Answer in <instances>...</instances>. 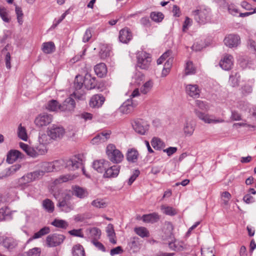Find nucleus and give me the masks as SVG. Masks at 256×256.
I'll return each instance as SVG.
<instances>
[{
	"mask_svg": "<svg viewBox=\"0 0 256 256\" xmlns=\"http://www.w3.org/2000/svg\"><path fill=\"white\" fill-rule=\"evenodd\" d=\"M105 100V98L102 94H96L90 99V105L92 108H99L101 106Z\"/></svg>",
	"mask_w": 256,
	"mask_h": 256,
	"instance_id": "393cba45",
	"label": "nucleus"
},
{
	"mask_svg": "<svg viewBox=\"0 0 256 256\" xmlns=\"http://www.w3.org/2000/svg\"><path fill=\"white\" fill-rule=\"evenodd\" d=\"M21 153L17 150H10L7 155L6 161L9 164L13 163L20 156Z\"/></svg>",
	"mask_w": 256,
	"mask_h": 256,
	"instance_id": "7c9ffc66",
	"label": "nucleus"
},
{
	"mask_svg": "<svg viewBox=\"0 0 256 256\" xmlns=\"http://www.w3.org/2000/svg\"><path fill=\"white\" fill-rule=\"evenodd\" d=\"M183 130L186 136H190L194 130V124L192 122H186L184 124Z\"/></svg>",
	"mask_w": 256,
	"mask_h": 256,
	"instance_id": "e433bc0d",
	"label": "nucleus"
},
{
	"mask_svg": "<svg viewBox=\"0 0 256 256\" xmlns=\"http://www.w3.org/2000/svg\"><path fill=\"white\" fill-rule=\"evenodd\" d=\"M138 104V102L133 99L128 98L120 107V111L124 114L130 113L134 110Z\"/></svg>",
	"mask_w": 256,
	"mask_h": 256,
	"instance_id": "4468645a",
	"label": "nucleus"
},
{
	"mask_svg": "<svg viewBox=\"0 0 256 256\" xmlns=\"http://www.w3.org/2000/svg\"><path fill=\"white\" fill-rule=\"evenodd\" d=\"M106 154L108 160L114 164L120 163L124 159V155L122 152L113 144L108 145Z\"/></svg>",
	"mask_w": 256,
	"mask_h": 256,
	"instance_id": "7ed1b4c3",
	"label": "nucleus"
},
{
	"mask_svg": "<svg viewBox=\"0 0 256 256\" xmlns=\"http://www.w3.org/2000/svg\"><path fill=\"white\" fill-rule=\"evenodd\" d=\"M76 103L74 100L71 97L66 98L63 104H61V111L73 110L75 108Z\"/></svg>",
	"mask_w": 256,
	"mask_h": 256,
	"instance_id": "a878e982",
	"label": "nucleus"
},
{
	"mask_svg": "<svg viewBox=\"0 0 256 256\" xmlns=\"http://www.w3.org/2000/svg\"><path fill=\"white\" fill-rule=\"evenodd\" d=\"M224 43L226 46L230 48H236L240 44V38L237 34H230L225 38Z\"/></svg>",
	"mask_w": 256,
	"mask_h": 256,
	"instance_id": "2eb2a0df",
	"label": "nucleus"
},
{
	"mask_svg": "<svg viewBox=\"0 0 256 256\" xmlns=\"http://www.w3.org/2000/svg\"><path fill=\"white\" fill-rule=\"evenodd\" d=\"M72 256H86L84 248L80 244H76L72 247Z\"/></svg>",
	"mask_w": 256,
	"mask_h": 256,
	"instance_id": "a19ab883",
	"label": "nucleus"
},
{
	"mask_svg": "<svg viewBox=\"0 0 256 256\" xmlns=\"http://www.w3.org/2000/svg\"><path fill=\"white\" fill-rule=\"evenodd\" d=\"M111 48L108 44H102L99 54L102 59H105L110 56Z\"/></svg>",
	"mask_w": 256,
	"mask_h": 256,
	"instance_id": "4c0bfd02",
	"label": "nucleus"
},
{
	"mask_svg": "<svg viewBox=\"0 0 256 256\" xmlns=\"http://www.w3.org/2000/svg\"><path fill=\"white\" fill-rule=\"evenodd\" d=\"M0 16L2 20L5 22L8 23L11 20L9 10L4 6H0Z\"/></svg>",
	"mask_w": 256,
	"mask_h": 256,
	"instance_id": "58836bf2",
	"label": "nucleus"
},
{
	"mask_svg": "<svg viewBox=\"0 0 256 256\" xmlns=\"http://www.w3.org/2000/svg\"><path fill=\"white\" fill-rule=\"evenodd\" d=\"M40 249L38 248H34L30 250L26 254L27 256H40Z\"/></svg>",
	"mask_w": 256,
	"mask_h": 256,
	"instance_id": "e2e57ef3",
	"label": "nucleus"
},
{
	"mask_svg": "<svg viewBox=\"0 0 256 256\" xmlns=\"http://www.w3.org/2000/svg\"><path fill=\"white\" fill-rule=\"evenodd\" d=\"M72 194L80 198H84L87 197L88 193L87 190L79 186H74L72 188Z\"/></svg>",
	"mask_w": 256,
	"mask_h": 256,
	"instance_id": "cd10ccee",
	"label": "nucleus"
},
{
	"mask_svg": "<svg viewBox=\"0 0 256 256\" xmlns=\"http://www.w3.org/2000/svg\"><path fill=\"white\" fill-rule=\"evenodd\" d=\"M151 144L156 150H161L166 146V144L160 138L154 137L151 140Z\"/></svg>",
	"mask_w": 256,
	"mask_h": 256,
	"instance_id": "72a5a7b5",
	"label": "nucleus"
},
{
	"mask_svg": "<svg viewBox=\"0 0 256 256\" xmlns=\"http://www.w3.org/2000/svg\"><path fill=\"white\" fill-rule=\"evenodd\" d=\"M132 126L136 132L142 135L145 134L149 128L147 122L142 119L135 120L132 124Z\"/></svg>",
	"mask_w": 256,
	"mask_h": 256,
	"instance_id": "ddd939ff",
	"label": "nucleus"
},
{
	"mask_svg": "<svg viewBox=\"0 0 256 256\" xmlns=\"http://www.w3.org/2000/svg\"><path fill=\"white\" fill-rule=\"evenodd\" d=\"M106 232L110 242L113 244H116V241L115 240L116 234L112 224H108L106 227Z\"/></svg>",
	"mask_w": 256,
	"mask_h": 256,
	"instance_id": "f704fd0d",
	"label": "nucleus"
},
{
	"mask_svg": "<svg viewBox=\"0 0 256 256\" xmlns=\"http://www.w3.org/2000/svg\"><path fill=\"white\" fill-rule=\"evenodd\" d=\"M72 196L70 194H66L62 200H58L56 204L60 210L64 212H69L74 210V205L71 202Z\"/></svg>",
	"mask_w": 256,
	"mask_h": 256,
	"instance_id": "423d86ee",
	"label": "nucleus"
},
{
	"mask_svg": "<svg viewBox=\"0 0 256 256\" xmlns=\"http://www.w3.org/2000/svg\"><path fill=\"white\" fill-rule=\"evenodd\" d=\"M66 166L69 170H74L79 168L82 169L83 174H85V170L83 166L82 156L78 155L74 156L66 162Z\"/></svg>",
	"mask_w": 256,
	"mask_h": 256,
	"instance_id": "0eeeda50",
	"label": "nucleus"
},
{
	"mask_svg": "<svg viewBox=\"0 0 256 256\" xmlns=\"http://www.w3.org/2000/svg\"><path fill=\"white\" fill-rule=\"evenodd\" d=\"M232 198V196L228 192H222L221 194V201L222 204L224 206H227L229 204V200Z\"/></svg>",
	"mask_w": 256,
	"mask_h": 256,
	"instance_id": "6e6d98bb",
	"label": "nucleus"
},
{
	"mask_svg": "<svg viewBox=\"0 0 256 256\" xmlns=\"http://www.w3.org/2000/svg\"><path fill=\"white\" fill-rule=\"evenodd\" d=\"M20 148L30 156L37 158L40 156L45 154L48 152V148L39 142H37L34 146H30L27 144L22 142L19 144Z\"/></svg>",
	"mask_w": 256,
	"mask_h": 256,
	"instance_id": "f257e3e1",
	"label": "nucleus"
},
{
	"mask_svg": "<svg viewBox=\"0 0 256 256\" xmlns=\"http://www.w3.org/2000/svg\"><path fill=\"white\" fill-rule=\"evenodd\" d=\"M153 86V82L152 80H148L140 88V92L143 94H148L151 89L152 88Z\"/></svg>",
	"mask_w": 256,
	"mask_h": 256,
	"instance_id": "4d7b16f0",
	"label": "nucleus"
},
{
	"mask_svg": "<svg viewBox=\"0 0 256 256\" xmlns=\"http://www.w3.org/2000/svg\"><path fill=\"white\" fill-rule=\"evenodd\" d=\"M15 12L16 15V18L18 23L22 25L23 23L24 14L22 8L18 6H16Z\"/></svg>",
	"mask_w": 256,
	"mask_h": 256,
	"instance_id": "13d9d810",
	"label": "nucleus"
},
{
	"mask_svg": "<svg viewBox=\"0 0 256 256\" xmlns=\"http://www.w3.org/2000/svg\"><path fill=\"white\" fill-rule=\"evenodd\" d=\"M192 16L199 24H205L210 20V10L205 7L200 6L192 12Z\"/></svg>",
	"mask_w": 256,
	"mask_h": 256,
	"instance_id": "20e7f679",
	"label": "nucleus"
},
{
	"mask_svg": "<svg viewBox=\"0 0 256 256\" xmlns=\"http://www.w3.org/2000/svg\"><path fill=\"white\" fill-rule=\"evenodd\" d=\"M220 66L224 70H228L233 65V57L232 56L226 54L220 62Z\"/></svg>",
	"mask_w": 256,
	"mask_h": 256,
	"instance_id": "a211bd4d",
	"label": "nucleus"
},
{
	"mask_svg": "<svg viewBox=\"0 0 256 256\" xmlns=\"http://www.w3.org/2000/svg\"><path fill=\"white\" fill-rule=\"evenodd\" d=\"M195 112L196 116L201 120L206 123H221L224 122L222 118H216L215 116L212 115L205 114L200 112L196 110H195Z\"/></svg>",
	"mask_w": 256,
	"mask_h": 256,
	"instance_id": "f8f14e48",
	"label": "nucleus"
},
{
	"mask_svg": "<svg viewBox=\"0 0 256 256\" xmlns=\"http://www.w3.org/2000/svg\"><path fill=\"white\" fill-rule=\"evenodd\" d=\"M94 70L96 74L100 78L106 76L107 73V68L104 63H100L96 64L94 66Z\"/></svg>",
	"mask_w": 256,
	"mask_h": 256,
	"instance_id": "c756f323",
	"label": "nucleus"
},
{
	"mask_svg": "<svg viewBox=\"0 0 256 256\" xmlns=\"http://www.w3.org/2000/svg\"><path fill=\"white\" fill-rule=\"evenodd\" d=\"M66 236L63 234H53L46 238V243L48 247H56L63 243Z\"/></svg>",
	"mask_w": 256,
	"mask_h": 256,
	"instance_id": "1a4fd4ad",
	"label": "nucleus"
},
{
	"mask_svg": "<svg viewBox=\"0 0 256 256\" xmlns=\"http://www.w3.org/2000/svg\"><path fill=\"white\" fill-rule=\"evenodd\" d=\"M55 50V45L52 42H44L42 44V50L45 54H52Z\"/></svg>",
	"mask_w": 256,
	"mask_h": 256,
	"instance_id": "2f4dec72",
	"label": "nucleus"
},
{
	"mask_svg": "<svg viewBox=\"0 0 256 256\" xmlns=\"http://www.w3.org/2000/svg\"><path fill=\"white\" fill-rule=\"evenodd\" d=\"M48 132L51 138L55 140L62 138L64 134V130L62 127H54L51 128Z\"/></svg>",
	"mask_w": 256,
	"mask_h": 256,
	"instance_id": "bb28decb",
	"label": "nucleus"
},
{
	"mask_svg": "<svg viewBox=\"0 0 256 256\" xmlns=\"http://www.w3.org/2000/svg\"><path fill=\"white\" fill-rule=\"evenodd\" d=\"M86 232L88 234V236L93 240H98L100 238L101 236V231L96 228H92L86 230Z\"/></svg>",
	"mask_w": 256,
	"mask_h": 256,
	"instance_id": "c85d7f7f",
	"label": "nucleus"
},
{
	"mask_svg": "<svg viewBox=\"0 0 256 256\" xmlns=\"http://www.w3.org/2000/svg\"><path fill=\"white\" fill-rule=\"evenodd\" d=\"M186 94L194 98H198L200 95V89L196 84H188L186 86Z\"/></svg>",
	"mask_w": 256,
	"mask_h": 256,
	"instance_id": "4be33fe9",
	"label": "nucleus"
},
{
	"mask_svg": "<svg viewBox=\"0 0 256 256\" xmlns=\"http://www.w3.org/2000/svg\"><path fill=\"white\" fill-rule=\"evenodd\" d=\"M8 46L7 45L2 51V53L3 54L5 55L4 60L6 62V66L8 69H10L11 68L10 65V55L9 52H7L8 48Z\"/></svg>",
	"mask_w": 256,
	"mask_h": 256,
	"instance_id": "09e8293b",
	"label": "nucleus"
},
{
	"mask_svg": "<svg viewBox=\"0 0 256 256\" xmlns=\"http://www.w3.org/2000/svg\"><path fill=\"white\" fill-rule=\"evenodd\" d=\"M240 80V75L238 73H235L234 75L230 76L229 83L232 86L236 87L238 85Z\"/></svg>",
	"mask_w": 256,
	"mask_h": 256,
	"instance_id": "3c124183",
	"label": "nucleus"
},
{
	"mask_svg": "<svg viewBox=\"0 0 256 256\" xmlns=\"http://www.w3.org/2000/svg\"><path fill=\"white\" fill-rule=\"evenodd\" d=\"M109 166V162L107 160L102 159L96 160L92 163V168L98 172L102 173Z\"/></svg>",
	"mask_w": 256,
	"mask_h": 256,
	"instance_id": "f3484780",
	"label": "nucleus"
},
{
	"mask_svg": "<svg viewBox=\"0 0 256 256\" xmlns=\"http://www.w3.org/2000/svg\"><path fill=\"white\" fill-rule=\"evenodd\" d=\"M172 224L170 222L166 223L164 234L162 236V240L166 242V244H168L170 250L175 251L180 250L182 247L177 243L172 234Z\"/></svg>",
	"mask_w": 256,
	"mask_h": 256,
	"instance_id": "f03ea898",
	"label": "nucleus"
},
{
	"mask_svg": "<svg viewBox=\"0 0 256 256\" xmlns=\"http://www.w3.org/2000/svg\"><path fill=\"white\" fill-rule=\"evenodd\" d=\"M50 232V228L48 226H44L41 228L38 232H36L30 239L38 238L45 234H48Z\"/></svg>",
	"mask_w": 256,
	"mask_h": 256,
	"instance_id": "8fccbe9b",
	"label": "nucleus"
},
{
	"mask_svg": "<svg viewBox=\"0 0 256 256\" xmlns=\"http://www.w3.org/2000/svg\"><path fill=\"white\" fill-rule=\"evenodd\" d=\"M140 172L138 170H136L133 172L132 176L130 178L128 182V185H131L139 176Z\"/></svg>",
	"mask_w": 256,
	"mask_h": 256,
	"instance_id": "338daca9",
	"label": "nucleus"
},
{
	"mask_svg": "<svg viewBox=\"0 0 256 256\" xmlns=\"http://www.w3.org/2000/svg\"><path fill=\"white\" fill-rule=\"evenodd\" d=\"M84 85L88 90L95 88L97 82L95 77H92L90 74H86L84 79Z\"/></svg>",
	"mask_w": 256,
	"mask_h": 256,
	"instance_id": "b1692460",
	"label": "nucleus"
},
{
	"mask_svg": "<svg viewBox=\"0 0 256 256\" xmlns=\"http://www.w3.org/2000/svg\"><path fill=\"white\" fill-rule=\"evenodd\" d=\"M241 90L242 94L246 96L252 92V88L250 86L246 84L242 87Z\"/></svg>",
	"mask_w": 256,
	"mask_h": 256,
	"instance_id": "774afa93",
	"label": "nucleus"
},
{
	"mask_svg": "<svg viewBox=\"0 0 256 256\" xmlns=\"http://www.w3.org/2000/svg\"><path fill=\"white\" fill-rule=\"evenodd\" d=\"M134 232L142 238L148 237L149 232L146 228L143 226L135 228Z\"/></svg>",
	"mask_w": 256,
	"mask_h": 256,
	"instance_id": "49530a36",
	"label": "nucleus"
},
{
	"mask_svg": "<svg viewBox=\"0 0 256 256\" xmlns=\"http://www.w3.org/2000/svg\"><path fill=\"white\" fill-rule=\"evenodd\" d=\"M52 140V138H51L48 132V134H42L39 136L38 142L47 146V145L51 142Z\"/></svg>",
	"mask_w": 256,
	"mask_h": 256,
	"instance_id": "37998d69",
	"label": "nucleus"
},
{
	"mask_svg": "<svg viewBox=\"0 0 256 256\" xmlns=\"http://www.w3.org/2000/svg\"><path fill=\"white\" fill-rule=\"evenodd\" d=\"M150 17L153 21L156 22H160L164 19V16L160 12H151Z\"/></svg>",
	"mask_w": 256,
	"mask_h": 256,
	"instance_id": "864d4df0",
	"label": "nucleus"
},
{
	"mask_svg": "<svg viewBox=\"0 0 256 256\" xmlns=\"http://www.w3.org/2000/svg\"><path fill=\"white\" fill-rule=\"evenodd\" d=\"M196 72V68L192 62H188L185 68V74L186 75L193 74Z\"/></svg>",
	"mask_w": 256,
	"mask_h": 256,
	"instance_id": "603ef678",
	"label": "nucleus"
},
{
	"mask_svg": "<svg viewBox=\"0 0 256 256\" xmlns=\"http://www.w3.org/2000/svg\"><path fill=\"white\" fill-rule=\"evenodd\" d=\"M137 66L141 69L148 70L150 66L152 58L150 54L145 52H140L137 56Z\"/></svg>",
	"mask_w": 256,
	"mask_h": 256,
	"instance_id": "6e6552de",
	"label": "nucleus"
},
{
	"mask_svg": "<svg viewBox=\"0 0 256 256\" xmlns=\"http://www.w3.org/2000/svg\"><path fill=\"white\" fill-rule=\"evenodd\" d=\"M84 84V82L82 77L80 76H76L74 82V87L76 91L80 90L83 86Z\"/></svg>",
	"mask_w": 256,
	"mask_h": 256,
	"instance_id": "5fc2aeb1",
	"label": "nucleus"
},
{
	"mask_svg": "<svg viewBox=\"0 0 256 256\" xmlns=\"http://www.w3.org/2000/svg\"><path fill=\"white\" fill-rule=\"evenodd\" d=\"M71 179V176L70 175L61 176L54 180V184H58L66 182Z\"/></svg>",
	"mask_w": 256,
	"mask_h": 256,
	"instance_id": "0e129e2a",
	"label": "nucleus"
},
{
	"mask_svg": "<svg viewBox=\"0 0 256 256\" xmlns=\"http://www.w3.org/2000/svg\"><path fill=\"white\" fill-rule=\"evenodd\" d=\"M111 134L110 130L104 131L96 135L91 140V143L93 144H98L100 143L106 142L110 138Z\"/></svg>",
	"mask_w": 256,
	"mask_h": 256,
	"instance_id": "dca6fc26",
	"label": "nucleus"
},
{
	"mask_svg": "<svg viewBox=\"0 0 256 256\" xmlns=\"http://www.w3.org/2000/svg\"><path fill=\"white\" fill-rule=\"evenodd\" d=\"M159 218H160L156 212L148 214H144L142 217V220L144 222L151 223H154L158 222Z\"/></svg>",
	"mask_w": 256,
	"mask_h": 256,
	"instance_id": "473e14b6",
	"label": "nucleus"
},
{
	"mask_svg": "<svg viewBox=\"0 0 256 256\" xmlns=\"http://www.w3.org/2000/svg\"><path fill=\"white\" fill-rule=\"evenodd\" d=\"M18 136L20 138L24 141H26L28 140V137L26 129L22 126V124H20L18 127Z\"/></svg>",
	"mask_w": 256,
	"mask_h": 256,
	"instance_id": "de8ad7c7",
	"label": "nucleus"
},
{
	"mask_svg": "<svg viewBox=\"0 0 256 256\" xmlns=\"http://www.w3.org/2000/svg\"><path fill=\"white\" fill-rule=\"evenodd\" d=\"M201 253L202 256H215L212 248H202Z\"/></svg>",
	"mask_w": 256,
	"mask_h": 256,
	"instance_id": "680f3d73",
	"label": "nucleus"
},
{
	"mask_svg": "<svg viewBox=\"0 0 256 256\" xmlns=\"http://www.w3.org/2000/svg\"><path fill=\"white\" fill-rule=\"evenodd\" d=\"M38 175V174H36L35 171L26 174L18 180L16 187L24 190L28 186V183L39 178Z\"/></svg>",
	"mask_w": 256,
	"mask_h": 256,
	"instance_id": "39448f33",
	"label": "nucleus"
},
{
	"mask_svg": "<svg viewBox=\"0 0 256 256\" xmlns=\"http://www.w3.org/2000/svg\"><path fill=\"white\" fill-rule=\"evenodd\" d=\"M120 166H119L114 165L110 166L109 162L108 167L105 170L104 177L107 178H115L117 176L120 172Z\"/></svg>",
	"mask_w": 256,
	"mask_h": 256,
	"instance_id": "aec40b11",
	"label": "nucleus"
},
{
	"mask_svg": "<svg viewBox=\"0 0 256 256\" xmlns=\"http://www.w3.org/2000/svg\"><path fill=\"white\" fill-rule=\"evenodd\" d=\"M0 244L10 251L12 250L18 245V242L12 236H0Z\"/></svg>",
	"mask_w": 256,
	"mask_h": 256,
	"instance_id": "9d476101",
	"label": "nucleus"
},
{
	"mask_svg": "<svg viewBox=\"0 0 256 256\" xmlns=\"http://www.w3.org/2000/svg\"><path fill=\"white\" fill-rule=\"evenodd\" d=\"M52 120V116L51 114L47 113H43L39 114L34 120L36 125L41 128L49 124Z\"/></svg>",
	"mask_w": 256,
	"mask_h": 256,
	"instance_id": "9b49d317",
	"label": "nucleus"
},
{
	"mask_svg": "<svg viewBox=\"0 0 256 256\" xmlns=\"http://www.w3.org/2000/svg\"><path fill=\"white\" fill-rule=\"evenodd\" d=\"M138 152L134 148H132L127 152L126 159L129 162H135L138 160Z\"/></svg>",
	"mask_w": 256,
	"mask_h": 256,
	"instance_id": "c9c22d12",
	"label": "nucleus"
},
{
	"mask_svg": "<svg viewBox=\"0 0 256 256\" xmlns=\"http://www.w3.org/2000/svg\"><path fill=\"white\" fill-rule=\"evenodd\" d=\"M40 170L35 171L36 174H38V176L39 178H41L46 172H54L52 162H44L40 164Z\"/></svg>",
	"mask_w": 256,
	"mask_h": 256,
	"instance_id": "412c9836",
	"label": "nucleus"
},
{
	"mask_svg": "<svg viewBox=\"0 0 256 256\" xmlns=\"http://www.w3.org/2000/svg\"><path fill=\"white\" fill-rule=\"evenodd\" d=\"M92 36V30L90 28H88L83 36L82 42H86L89 41Z\"/></svg>",
	"mask_w": 256,
	"mask_h": 256,
	"instance_id": "69168bd1",
	"label": "nucleus"
},
{
	"mask_svg": "<svg viewBox=\"0 0 256 256\" xmlns=\"http://www.w3.org/2000/svg\"><path fill=\"white\" fill-rule=\"evenodd\" d=\"M91 205L96 208H102L107 206L108 202L104 199L98 198L92 202Z\"/></svg>",
	"mask_w": 256,
	"mask_h": 256,
	"instance_id": "ea45409f",
	"label": "nucleus"
},
{
	"mask_svg": "<svg viewBox=\"0 0 256 256\" xmlns=\"http://www.w3.org/2000/svg\"><path fill=\"white\" fill-rule=\"evenodd\" d=\"M132 33L127 28L121 30L119 32V40L122 43H128L132 39Z\"/></svg>",
	"mask_w": 256,
	"mask_h": 256,
	"instance_id": "6ab92c4d",
	"label": "nucleus"
},
{
	"mask_svg": "<svg viewBox=\"0 0 256 256\" xmlns=\"http://www.w3.org/2000/svg\"><path fill=\"white\" fill-rule=\"evenodd\" d=\"M51 224L55 227L62 229H66L68 226L67 222L59 219H55Z\"/></svg>",
	"mask_w": 256,
	"mask_h": 256,
	"instance_id": "a18cd8bd",
	"label": "nucleus"
},
{
	"mask_svg": "<svg viewBox=\"0 0 256 256\" xmlns=\"http://www.w3.org/2000/svg\"><path fill=\"white\" fill-rule=\"evenodd\" d=\"M43 208L48 212L52 213L54 211V202L50 199L46 198L42 201Z\"/></svg>",
	"mask_w": 256,
	"mask_h": 256,
	"instance_id": "79ce46f5",
	"label": "nucleus"
},
{
	"mask_svg": "<svg viewBox=\"0 0 256 256\" xmlns=\"http://www.w3.org/2000/svg\"><path fill=\"white\" fill-rule=\"evenodd\" d=\"M20 164H16L4 170L2 172H0V180L5 178L14 174L16 172L20 170Z\"/></svg>",
	"mask_w": 256,
	"mask_h": 256,
	"instance_id": "5701e85b",
	"label": "nucleus"
},
{
	"mask_svg": "<svg viewBox=\"0 0 256 256\" xmlns=\"http://www.w3.org/2000/svg\"><path fill=\"white\" fill-rule=\"evenodd\" d=\"M64 161L63 160H56L52 162L54 171L60 170L64 165Z\"/></svg>",
	"mask_w": 256,
	"mask_h": 256,
	"instance_id": "bf43d9fd",
	"label": "nucleus"
},
{
	"mask_svg": "<svg viewBox=\"0 0 256 256\" xmlns=\"http://www.w3.org/2000/svg\"><path fill=\"white\" fill-rule=\"evenodd\" d=\"M161 209L163 210L164 213L167 215L174 216L176 214V210L170 206H162Z\"/></svg>",
	"mask_w": 256,
	"mask_h": 256,
	"instance_id": "052dcab7",
	"label": "nucleus"
},
{
	"mask_svg": "<svg viewBox=\"0 0 256 256\" xmlns=\"http://www.w3.org/2000/svg\"><path fill=\"white\" fill-rule=\"evenodd\" d=\"M60 107L61 104H59L56 100H52L48 103L46 108L50 111L54 112L60 110Z\"/></svg>",
	"mask_w": 256,
	"mask_h": 256,
	"instance_id": "c03bdc74",
	"label": "nucleus"
}]
</instances>
